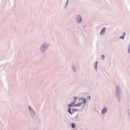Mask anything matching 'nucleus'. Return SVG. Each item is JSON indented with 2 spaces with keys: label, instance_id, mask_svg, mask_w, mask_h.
Masks as SVG:
<instances>
[{
  "label": "nucleus",
  "instance_id": "obj_1",
  "mask_svg": "<svg viewBox=\"0 0 130 130\" xmlns=\"http://www.w3.org/2000/svg\"><path fill=\"white\" fill-rule=\"evenodd\" d=\"M79 101L81 102L78 103L77 104H75V106L77 107L82 106L83 103L85 104L86 100L84 98H80L79 99Z\"/></svg>",
  "mask_w": 130,
  "mask_h": 130
},
{
  "label": "nucleus",
  "instance_id": "obj_2",
  "mask_svg": "<svg viewBox=\"0 0 130 130\" xmlns=\"http://www.w3.org/2000/svg\"><path fill=\"white\" fill-rule=\"evenodd\" d=\"M76 99L77 97H75L73 98V99H74V100L73 103H71L68 105V106L69 107H70L75 106V103L76 101Z\"/></svg>",
  "mask_w": 130,
  "mask_h": 130
},
{
  "label": "nucleus",
  "instance_id": "obj_3",
  "mask_svg": "<svg viewBox=\"0 0 130 130\" xmlns=\"http://www.w3.org/2000/svg\"><path fill=\"white\" fill-rule=\"evenodd\" d=\"M77 21L78 22H79L81 21V16L79 15L77 16Z\"/></svg>",
  "mask_w": 130,
  "mask_h": 130
},
{
  "label": "nucleus",
  "instance_id": "obj_4",
  "mask_svg": "<svg viewBox=\"0 0 130 130\" xmlns=\"http://www.w3.org/2000/svg\"><path fill=\"white\" fill-rule=\"evenodd\" d=\"M105 28L102 29L100 33L101 35L103 34H104L105 33Z\"/></svg>",
  "mask_w": 130,
  "mask_h": 130
},
{
  "label": "nucleus",
  "instance_id": "obj_5",
  "mask_svg": "<svg viewBox=\"0 0 130 130\" xmlns=\"http://www.w3.org/2000/svg\"><path fill=\"white\" fill-rule=\"evenodd\" d=\"M107 110V109L106 108H104L103 109L102 111V113H104L106 112Z\"/></svg>",
  "mask_w": 130,
  "mask_h": 130
},
{
  "label": "nucleus",
  "instance_id": "obj_6",
  "mask_svg": "<svg viewBox=\"0 0 130 130\" xmlns=\"http://www.w3.org/2000/svg\"><path fill=\"white\" fill-rule=\"evenodd\" d=\"M72 127L73 128H74L75 127V125L74 123H72L71 124Z\"/></svg>",
  "mask_w": 130,
  "mask_h": 130
},
{
  "label": "nucleus",
  "instance_id": "obj_7",
  "mask_svg": "<svg viewBox=\"0 0 130 130\" xmlns=\"http://www.w3.org/2000/svg\"><path fill=\"white\" fill-rule=\"evenodd\" d=\"M68 111L69 113L71 114H72V113L70 111V108H69V109Z\"/></svg>",
  "mask_w": 130,
  "mask_h": 130
},
{
  "label": "nucleus",
  "instance_id": "obj_8",
  "mask_svg": "<svg viewBox=\"0 0 130 130\" xmlns=\"http://www.w3.org/2000/svg\"><path fill=\"white\" fill-rule=\"evenodd\" d=\"M68 111L69 113L71 114H72V113L70 111V108H69V109Z\"/></svg>",
  "mask_w": 130,
  "mask_h": 130
},
{
  "label": "nucleus",
  "instance_id": "obj_9",
  "mask_svg": "<svg viewBox=\"0 0 130 130\" xmlns=\"http://www.w3.org/2000/svg\"><path fill=\"white\" fill-rule=\"evenodd\" d=\"M128 51L130 53V45H129V46L128 47Z\"/></svg>",
  "mask_w": 130,
  "mask_h": 130
},
{
  "label": "nucleus",
  "instance_id": "obj_10",
  "mask_svg": "<svg viewBox=\"0 0 130 130\" xmlns=\"http://www.w3.org/2000/svg\"><path fill=\"white\" fill-rule=\"evenodd\" d=\"M77 109H74L72 111V112H73L74 111H77Z\"/></svg>",
  "mask_w": 130,
  "mask_h": 130
},
{
  "label": "nucleus",
  "instance_id": "obj_11",
  "mask_svg": "<svg viewBox=\"0 0 130 130\" xmlns=\"http://www.w3.org/2000/svg\"><path fill=\"white\" fill-rule=\"evenodd\" d=\"M102 58L104 59L105 58V56L104 55H102Z\"/></svg>",
  "mask_w": 130,
  "mask_h": 130
},
{
  "label": "nucleus",
  "instance_id": "obj_12",
  "mask_svg": "<svg viewBox=\"0 0 130 130\" xmlns=\"http://www.w3.org/2000/svg\"><path fill=\"white\" fill-rule=\"evenodd\" d=\"M88 99H89V100H90V98H91L90 96H89L88 97Z\"/></svg>",
  "mask_w": 130,
  "mask_h": 130
},
{
  "label": "nucleus",
  "instance_id": "obj_13",
  "mask_svg": "<svg viewBox=\"0 0 130 130\" xmlns=\"http://www.w3.org/2000/svg\"><path fill=\"white\" fill-rule=\"evenodd\" d=\"M120 38L121 39H123L124 38V37H121Z\"/></svg>",
  "mask_w": 130,
  "mask_h": 130
},
{
  "label": "nucleus",
  "instance_id": "obj_14",
  "mask_svg": "<svg viewBox=\"0 0 130 130\" xmlns=\"http://www.w3.org/2000/svg\"><path fill=\"white\" fill-rule=\"evenodd\" d=\"M97 63H98V62H96V66H97Z\"/></svg>",
  "mask_w": 130,
  "mask_h": 130
},
{
  "label": "nucleus",
  "instance_id": "obj_15",
  "mask_svg": "<svg viewBox=\"0 0 130 130\" xmlns=\"http://www.w3.org/2000/svg\"><path fill=\"white\" fill-rule=\"evenodd\" d=\"M29 110H30V107L29 106Z\"/></svg>",
  "mask_w": 130,
  "mask_h": 130
}]
</instances>
